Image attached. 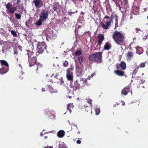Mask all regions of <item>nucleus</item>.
Masks as SVG:
<instances>
[{
  "label": "nucleus",
  "mask_w": 148,
  "mask_h": 148,
  "mask_svg": "<svg viewBox=\"0 0 148 148\" xmlns=\"http://www.w3.org/2000/svg\"><path fill=\"white\" fill-rule=\"evenodd\" d=\"M111 46L110 43L108 42L105 44L104 48L106 50H108L111 48Z\"/></svg>",
  "instance_id": "dca6fc26"
},
{
  "label": "nucleus",
  "mask_w": 148,
  "mask_h": 148,
  "mask_svg": "<svg viewBox=\"0 0 148 148\" xmlns=\"http://www.w3.org/2000/svg\"><path fill=\"white\" fill-rule=\"evenodd\" d=\"M77 1L78 0H77ZM79 1H83V0H78ZM72 1H73L74 3H75V2L76 1V0H71Z\"/></svg>",
  "instance_id": "5fc2aeb1"
},
{
  "label": "nucleus",
  "mask_w": 148,
  "mask_h": 148,
  "mask_svg": "<svg viewBox=\"0 0 148 148\" xmlns=\"http://www.w3.org/2000/svg\"><path fill=\"white\" fill-rule=\"evenodd\" d=\"M68 62L67 61H65L63 63V66L64 67H66L68 65Z\"/></svg>",
  "instance_id": "e433bc0d"
},
{
  "label": "nucleus",
  "mask_w": 148,
  "mask_h": 148,
  "mask_svg": "<svg viewBox=\"0 0 148 148\" xmlns=\"http://www.w3.org/2000/svg\"><path fill=\"white\" fill-rule=\"evenodd\" d=\"M65 132L64 131L62 130L59 131L57 133L58 137L60 138H62L65 135Z\"/></svg>",
  "instance_id": "f8f14e48"
},
{
  "label": "nucleus",
  "mask_w": 148,
  "mask_h": 148,
  "mask_svg": "<svg viewBox=\"0 0 148 148\" xmlns=\"http://www.w3.org/2000/svg\"><path fill=\"white\" fill-rule=\"evenodd\" d=\"M15 16L16 18L18 20H20L21 18V14L15 13Z\"/></svg>",
  "instance_id": "bb28decb"
},
{
  "label": "nucleus",
  "mask_w": 148,
  "mask_h": 148,
  "mask_svg": "<svg viewBox=\"0 0 148 148\" xmlns=\"http://www.w3.org/2000/svg\"><path fill=\"white\" fill-rule=\"evenodd\" d=\"M98 42L97 47L99 46V47L98 48L99 49H100L101 45L104 39V36L103 34H100L98 36Z\"/></svg>",
  "instance_id": "0eeeda50"
},
{
  "label": "nucleus",
  "mask_w": 148,
  "mask_h": 148,
  "mask_svg": "<svg viewBox=\"0 0 148 148\" xmlns=\"http://www.w3.org/2000/svg\"><path fill=\"white\" fill-rule=\"evenodd\" d=\"M48 88L49 89L50 92L51 93H56L57 92V90L56 89H53V88L51 86L49 85Z\"/></svg>",
  "instance_id": "412c9836"
},
{
  "label": "nucleus",
  "mask_w": 148,
  "mask_h": 148,
  "mask_svg": "<svg viewBox=\"0 0 148 148\" xmlns=\"http://www.w3.org/2000/svg\"><path fill=\"white\" fill-rule=\"evenodd\" d=\"M41 90L42 92H43L45 91V89L44 88H42Z\"/></svg>",
  "instance_id": "680f3d73"
},
{
  "label": "nucleus",
  "mask_w": 148,
  "mask_h": 148,
  "mask_svg": "<svg viewBox=\"0 0 148 148\" xmlns=\"http://www.w3.org/2000/svg\"><path fill=\"white\" fill-rule=\"evenodd\" d=\"M8 71V68L7 67H3L0 69V73L1 74H3L6 73Z\"/></svg>",
  "instance_id": "2eb2a0df"
},
{
  "label": "nucleus",
  "mask_w": 148,
  "mask_h": 148,
  "mask_svg": "<svg viewBox=\"0 0 148 148\" xmlns=\"http://www.w3.org/2000/svg\"><path fill=\"white\" fill-rule=\"evenodd\" d=\"M76 71L77 72H79V71H80V72H81L82 71V70L83 69H82L80 71H79V67H77V65H76Z\"/></svg>",
  "instance_id": "37998d69"
},
{
  "label": "nucleus",
  "mask_w": 148,
  "mask_h": 148,
  "mask_svg": "<svg viewBox=\"0 0 148 148\" xmlns=\"http://www.w3.org/2000/svg\"><path fill=\"white\" fill-rule=\"evenodd\" d=\"M44 148H53L52 146L49 147L48 146L45 147Z\"/></svg>",
  "instance_id": "6e6d98bb"
},
{
  "label": "nucleus",
  "mask_w": 148,
  "mask_h": 148,
  "mask_svg": "<svg viewBox=\"0 0 148 148\" xmlns=\"http://www.w3.org/2000/svg\"><path fill=\"white\" fill-rule=\"evenodd\" d=\"M27 54L28 55L29 66L33 67V69L37 73L39 70L42 69V66L40 64L37 62V59L36 57H31L32 56L29 55L28 53Z\"/></svg>",
  "instance_id": "f03ea898"
},
{
  "label": "nucleus",
  "mask_w": 148,
  "mask_h": 148,
  "mask_svg": "<svg viewBox=\"0 0 148 148\" xmlns=\"http://www.w3.org/2000/svg\"><path fill=\"white\" fill-rule=\"evenodd\" d=\"M130 86H127L125 87L121 91V93L125 95L127 94V93L130 91Z\"/></svg>",
  "instance_id": "9d476101"
},
{
  "label": "nucleus",
  "mask_w": 148,
  "mask_h": 148,
  "mask_svg": "<svg viewBox=\"0 0 148 148\" xmlns=\"http://www.w3.org/2000/svg\"><path fill=\"white\" fill-rule=\"evenodd\" d=\"M133 57V54L131 51H128L127 54L126 58L127 61L130 60Z\"/></svg>",
  "instance_id": "ddd939ff"
},
{
  "label": "nucleus",
  "mask_w": 148,
  "mask_h": 148,
  "mask_svg": "<svg viewBox=\"0 0 148 148\" xmlns=\"http://www.w3.org/2000/svg\"><path fill=\"white\" fill-rule=\"evenodd\" d=\"M136 52L137 54H141L143 52L142 49L141 48H140L139 49H137L136 50Z\"/></svg>",
  "instance_id": "c85d7f7f"
},
{
  "label": "nucleus",
  "mask_w": 148,
  "mask_h": 148,
  "mask_svg": "<svg viewBox=\"0 0 148 148\" xmlns=\"http://www.w3.org/2000/svg\"><path fill=\"white\" fill-rule=\"evenodd\" d=\"M33 3L36 8H39L43 5V2L42 0H34Z\"/></svg>",
  "instance_id": "6e6552de"
},
{
  "label": "nucleus",
  "mask_w": 148,
  "mask_h": 148,
  "mask_svg": "<svg viewBox=\"0 0 148 148\" xmlns=\"http://www.w3.org/2000/svg\"><path fill=\"white\" fill-rule=\"evenodd\" d=\"M40 135L41 136H42L43 135V134L41 133L40 134Z\"/></svg>",
  "instance_id": "69168bd1"
},
{
  "label": "nucleus",
  "mask_w": 148,
  "mask_h": 148,
  "mask_svg": "<svg viewBox=\"0 0 148 148\" xmlns=\"http://www.w3.org/2000/svg\"><path fill=\"white\" fill-rule=\"evenodd\" d=\"M109 18H110L109 16H106L104 18L107 19H109Z\"/></svg>",
  "instance_id": "603ef678"
},
{
  "label": "nucleus",
  "mask_w": 148,
  "mask_h": 148,
  "mask_svg": "<svg viewBox=\"0 0 148 148\" xmlns=\"http://www.w3.org/2000/svg\"><path fill=\"white\" fill-rule=\"evenodd\" d=\"M125 3L127 5L128 3V0H124Z\"/></svg>",
  "instance_id": "3c124183"
},
{
  "label": "nucleus",
  "mask_w": 148,
  "mask_h": 148,
  "mask_svg": "<svg viewBox=\"0 0 148 148\" xmlns=\"http://www.w3.org/2000/svg\"><path fill=\"white\" fill-rule=\"evenodd\" d=\"M80 14L81 15H84V13L83 12H81Z\"/></svg>",
  "instance_id": "052dcab7"
},
{
  "label": "nucleus",
  "mask_w": 148,
  "mask_h": 148,
  "mask_svg": "<svg viewBox=\"0 0 148 148\" xmlns=\"http://www.w3.org/2000/svg\"><path fill=\"white\" fill-rule=\"evenodd\" d=\"M78 11L77 10H76L75 12H69L70 14H74L75 13H77V12Z\"/></svg>",
  "instance_id": "de8ad7c7"
},
{
  "label": "nucleus",
  "mask_w": 148,
  "mask_h": 148,
  "mask_svg": "<svg viewBox=\"0 0 148 148\" xmlns=\"http://www.w3.org/2000/svg\"><path fill=\"white\" fill-rule=\"evenodd\" d=\"M114 2L115 3V4L116 5V6L117 7H119V10H121V7L120 6V5L119 4V2H118L117 0H116V1Z\"/></svg>",
  "instance_id": "2f4dec72"
},
{
  "label": "nucleus",
  "mask_w": 148,
  "mask_h": 148,
  "mask_svg": "<svg viewBox=\"0 0 148 148\" xmlns=\"http://www.w3.org/2000/svg\"><path fill=\"white\" fill-rule=\"evenodd\" d=\"M74 107V106L73 103H70L68 105L67 109L68 111H69L70 113L71 112V109L73 108Z\"/></svg>",
  "instance_id": "aec40b11"
},
{
  "label": "nucleus",
  "mask_w": 148,
  "mask_h": 148,
  "mask_svg": "<svg viewBox=\"0 0 148 148\" xmlns=\"http://www.w3.org/2000/svg\"><path fill=\"white\" fill-rule=\"evenodd\" d=\"M47 45L44 42H39L37 45L36 50L37 52L42 53L46 50Z\"/></svg>",
  "instance_id": "39448f33"
},
{
  "label": "nucleus",
  "mask_w": 148,
  "mask_h": 148,
  "mask_svg": "<svg viewBox=\"0 0 148 148\" xmlns=\"http://www.w3.org/2000/svg\"><path fill=\"white\" fill-rule=\"evenodd\" d=\"M146 54L147 56H148V47L147 48V49L146 51Z\"/></svg>",
  "instance_id": "864d4df0"
},
{
  "label": "nucleus",
  "mask_w": 148,
  "mask_h": 148,
  "mask_svg": "<svg viewBox=\"0 0 148 148\" xmlns=\"http://www.w3.org/2000/svg\"><path fill=\"white\" fill-rule=\"evenodd\" d=\"M117 103V105H118L119 104V103Z\"/></svg>",
  "instance_id": "774afa93"
},
{
  "label": "nucleus",
  "mask_w": 148,
  "mask_h": 148,
  "mask_svg": "<svg viewBox=\"0 0 148 148\" xmlns=\"http://www.w3.org/2000/svg\"><path fill=\"white\" fill-rule=\"evenodd\" d=\"M79 81V80H77L76 81L75 83H76L75 84V86H76V85H77V88L76 87H75V86H74L73 87V89L75 90H76L77 89H78L80 86V84H79L78 83V81Z\"/></svg>",
  "instance_id": "4be33fe9"
},
{
  "label": "nucleus",
  "mask_w": 148,
  "mask_h": 148,
  "mask_svg": "<svg viewBox=\"0 0 148 148\" xmlns=\"http://www.w3.org/2000/svg\"><path fill=\"white\" fill-rule=\"evenodd\" d=\"M59 4L58 3H55L53 5V9L54 11H57V10L58 9V7Z\"/></svg>",
  "instance_id": "c756f323"
},
{
  "label": "nucleus",
  "mask_w": 148,
  "mask_h": 148,
  "mask_svg": "<svg viewBox=\"0 0 148 148\" xmlns=\"http://www.w3.org/2000/svg\"><path fill=\"white\" fill-rule=\"evenodd\" d=\"M67 14H68V15H69V16H72V14H70V13H69V12H67Z\"/></svg>",
  "instance_id": "bf43d9fd"
},
{
  "label": "nucleus",
  "mask_w": 148,
  "mask_h": 148,
  "mask_svg": "<svg viewBox=\"0 0 148 148\" xmlns=\"http://www.w3.org/2000/svg\"><path fill=\"white\" fill-rule=\"evenodd\" d=\"M92 100L91 99H88L87 100V102L90 105H91Z\"/></svg>",
  "instance_id": "ea45409f"
},
{
  "label": "nucleus",
  "mask_w": 148,
  "mask_h": 148,
  "mask_svg": "<svg viewBox=\"0 0 148 148\" xmlns=\"http://www.w3.org/2000/svg\"><path fill=\"white\" fill-rule=\"evenodd\" d=\"M146 61H145L144 62L141 63L140 65L137 66V69H138L139 68H142L144 67L145 66Z\"/></svg>",
  "instance_id": "a878e982"
},
{
  "label": "nucleus",
  "mask_w": 148,
  "mask_h": 148,
  "mask_svg": "<svg viewBox=\"0 0 148 148\" xmlns=\"http://www.w3.org/2000/svg\"><path fill=\"white\" fill-rule=\"evenodd\" d=\"M116 104H114V105H113V107H116Z\"/></svg>",
  "instance_id": "0e129e2a"
},
{
  "label": "nucleus",
  "mask_w": 148,
  "mask_h": 148,
  "mask_svg": "<svg viewBox=\"0 0 148 148\" xmlns=\"http://www.w3.org/2000/svg\"><path fill=\"white\" fill-rule=\"evenodd\" d=\"M115 42L118 45H123L125 42L124 35L121 31H115L112 35Z\"/></svg>",
  "instance_id": "f257e3e1"
},
{
  "label": "nucleus",
  "mask_w": 148,
  "mask_h": 148,
  "mask_svg": "<svg viewBox=\"0 0 148 148\" xmlns=\"http://www.w3.org/2000/svg\"><path fill=\"white\" fill-rule=\"evenodd\" d=\"M82 54V51L81 50H77L75 51L74 53L75 56H80Z\"/></svg>",
  "instance_id": "5701e85b"
},
{
  "label": "nucleus",
  "mask_w": 148,
  "mask_h": 148,
  "mask_svg": "<svg viewBox=\"0 0 148 148\" xmlns=\"http://www.w3.org/2000/svg\"><path fill=\"white\" fill-rule=\"evenodd\" d=\"M102 52H97L90 55L89 57L90 61L96 62L97 64L101 63L102 62Z\"/></svg>",
  "instance_id": "7ed1b4c3"
},
{
  "label": "nucleus",
  "mask_w": 148,
  "mask_h": 148,
  "mask_svg": "<svg viewBox=\"0 0 148 148\" xmlns=\"http://www.w3.org/2000/svg\"><path fill=\"white\" fill-rule=\"evenodd\" d=\"M118 66H119V65L118 64H117L116 65V68H117V69H119Z\"/></svg>",
  "instance_id": "e2e57ef3"
},
{
  "label": "nucleus",
  "mask_w": 148,
  "mask_h": 148,
  "mask_svg": "<svg viewBox=\"0 0 148 148\" xmlns=\"http://www.w3.org/2000/svg\"><path fill=\"white\" fill-rule=\"evenodd\" d=\"M59 80L60 81V85H62L64 84V81L63 80V79L62 77H61L59 79Z\"/></svg>",
  "instance_id": "4c0bfd02"
},
{
  "label": "nucleus",
  "mask_w": 148,
  "mask_h": 148,
  "mask_svg": "<svg viewBox=\"0 0 148 148\" xmlns=\"http://www.w3.org/2000/svg\"><path fill=\"white\" fill-rule=\"evenodd\" d=\"M97 6L98 5L95 3L93 5L92 9L94 11L95 13L97 10Z\"/></svg>",
  "instance_id": "7c9ffc66"
},
{
  "label": "nucleus",
  "mask_w": 148,
  "mask_h": 148,
  "mask_svg": "<svg viewBox=\"0 0 148 148\" xmlns=\"http://www.w3.org/2000/svg\"><path fill=\"white\" fill-rule=\"evenodd\" d=\"M0 62L2 66H6V67L8 68L9 65L7 62L5 60H0Z\"/></svg>",
  "instance_id": "a211bd4d"
},
{
  "label": "nucleus",
  "mask_w": 148,
  "mask_h": 148,
  "mask_svg": "<svg viewBox=\"0 0 148 148\" xmlns=\"http://www.w3.org/2000/svg\"><path fill=\"white\" fill-rule=\"evenodd\" d=\"M138 69H137V68L136 69H135L133 72L134 74H136L137 72V70Z\"/></svg>",
  "instance_id": "a18cd8bd"
},
{
  "label": "nucleus",
  "mask_w": 148,
  "mask_h": 148,
  "mask_svg": "<svg viewBox=\"0 0 148 148\" xmlns=\"http://www.w3.org/2000/svg\"><path fill=\"white\" fill-rule=\"evenodd\" d=\"M82 87L83 88H87L88 89V88L89 87V86L88 85L86 84L84 85Z\"/></svg>",
  "instance_id": "a19ab883"
},
{
  "label": "nucleus",
  "mask_w": 148,
  "mask_h": 148,
  "mask_svg": "<svg viewBox=\"0 0 148 148\" xmlns=\"http://www.w3.org/2000/svg\"><path fill=\"white\" fill-rule=\"evenodd\" d=\"M13 1L15 5H18L21 2L20 0H13Z\"/></svg>",
  "instance_id": "c9c22d12"
},
{
  "label": "nucleus",
  "mask_w": 148,
  "mask_h": 148,
  "mask_svg": "<svg viewBox=\"0 0 148 148\" xmlns=\"http://www.w3.org/2000/svg\"><path fill=\"white\" fill-rule=\"evenodd\" d=\"M10 31L11 34L14 37H16L17 36V35L15 31L12 30Z\"/></svg>",
  "instance_id": "473e14b6"
},
{
  "label": "nucleus",
  "mask_w": 148,
  "mask_h": 148,
  "mask_svg": "<svg viewBox=\"0 0 148 148\" xmlns=\"http://www.w3.org/2000/svg\"><path fill=\"white\" fill-rule=\"evenodd\" d=\"M58 148H68L67 146L64 142H62L59 145Z\"/></svg>",
  "instance_id": "b1692460"
},
{
  "label": "nucleus",
  "mask_w": 148,
  "mask_h": 148,
  "mask_svg": "<svg viewBox=\"0 0 148 148\" xmlns=\"http://www.w3.org/2000/svg\"><path fill=\"white\" fill-rule=\"evenodd\" d=\"M81 143V141L79 140H78L76 141V143L77 144H80V143Z\"/></svg>",
  "instance_id": "49530a36"
},
{
  "label": "nucleus",
  "mask_w": 148,
  "mask_h": 148,
  "mask_svg": "<svg viewBox=\"0 0 148 148\" xmlns=\"http://www.w3.org/2000/svg\"><path fill=\"white\" fill-rule=\"evenodd\" d=\"M69 70V71H72L73 69V67H71L70 69H68Z\"/></svg>",
  "instance_id": "8fccbe9b"
},
{
  "label": "nucleus",
  "mask_w": 148,
  "mask_h": 148,
  "mask_svg": "<svg viewBox=\"0 0 148 148\" xmlns=\"http://www.w3.org/2000/svg\"><path fill=\"white\" fill-rule=\"evenodd\" d=\"M122 106H124L125 105V103L123 101H122Z\"/></svg>",
  "instance_id": "4d7b16f0"
},
{
  "label": "nucleus",
  "mask_w": 148,
  "mask_h": 148,
  "mask_svg": "<svg viewBox=\"0 0 148 148\" xmlns=\"http://www.w3.org/2000/svg\"><path fill=\"white\" fill-rule=\"evenodd\" d=\"M114 72L116 75L120 76H124L125 75L124 72L121 70H118L116 71H115Z\"/></svg>",
  "instance_id": "4468645a"
},
{
  "label": "nucleus",
  "mask_w": 148,
  "mask_h": 148,
  "mask_svg": "<svg viewBox=\"0 0 148 148\" xmlns=\"http://www.w3.org/2000/svg\"><path fill=\"white\" fill-rule=\"evenodd\" d=\"M135 30L137 33H138V32L139 31H141V30L139 29H138L137 28H136L135 29Z\"/></svg>",
  "instance_id": "09e8293b"
},
{
  "label": "nucleus",
  "mask_w": 148,
  "mask_h": 148,
  "mask_svg": "<svg viewBox=\"0 0 148 148\" xmlns=\"http://www.w3.org/2000/svg\"><path fill=\"white\" fill-rule=\"evenodd\" d=\"M77 58L78 59L80 65L84 62L83 56H78Z\"/></svg>",
  "instance_id": "393cba45"
},
{
  "label": "nucleus",
  "mask_w": 148,
  "mask_h": 148,
  "mask_svg": "<svg viewBox=\"0 0 148 148\" xmlns=\"http://www.w3.org/2000/svg\"><path fill=\"white\" fill-rule=\"evenodd\" d=\"M49 13V11L45 9L42 10L40 14V19L45 21L47 18Z\"/></svg>",
  "instance_id": "423d86ee"
},
{
  "label": "nucleus",
  "mask_w": 148,
  "mask_h": 148,
  "mask_svg": "<svg viewBox=\"0 0 148 148\" xmlns=\"http://www.w3.org/2000/svg\"><path fill=\"white\" fill-rule=\"evenodd\" d=\"M110 22L108 21L106 22H105V23H101V27L103 29H107L109 28V27L110 26Z\"/></svg>",
  "instance_id": "9b49d317"
},
{
  "label": "nucleus",
  "mask_w": 148,
  "mask_h": 148,
  "mask_svg": "<svg viewBox=\"0 0 148 148\" xmlns=\"http://www.w3.org/2000/svg\"><path fill=\"white\" fill-rule=\"evenodd\" d=\"M14 54H17L18 52L17 51H14Z\"/></svg>",
  "instance_id": "13d9d810"
},
{
  "label": "nucleus",
  "mask_w": 148,
  "mask_h": 148,
  "mask_svg": "<svg viewBox=\"0 0 148 148\" xmlns=\"http://www.w3.org/2000/svg\"><path fill=\"white\" fill-rule=\"evenodd\" d=\"M90 111V109L89 108H86L84 112V115L86 116L88 115Z\"/></svg>",
  "instance_id": "f3484780"
},
{
  "label": "nucleus",
  "mask_w": 148,
  "mask_h": 148,
  "mask_svg": "<svg viewBox=\"0 0 148 148\" xmlns=\"http://www.w3.org/2000/svg\"><path fill=\"white\" fill-rule=\"evenodd\" d=\"M121 67L122 69L124 70L126 68V64L124 62H121L120 64L119 65Z\"/></svg>",
  "instance_id": "6ab92c4d"
},
{
  "label": "nucleus",
  "mask_w": 148,
  "mask_h": 148,
  "mask_svg": "<svg viewBox=\"0 0 148 148\" xmlns=\"http://www.w3.org/2000/svg\"><path fill=\"white\" fill-rule=\"evenodd\" d=\"M106 8L107 11H111V7L109 4L106 5Z\"/></svg>",
  "instance_id": "72a5a7b5"
},
{
  "label": "nucleus",
  "mask_w": 148,
  "mask_h": 148,
  "mask_svg": "<svg viewBox=\"0 0 148 148\" xmlns=\"http://www.w3.org/2000/svg\"><path fill=\"white\" fill-rule=\"evenodd\" d=\"M44 20H42L41 19H40L39 20H38L37 22H36V24L38 26H40L42 25V21H44Z\"/></svg>",
  "instance_id": "cd10ccee"
},
{
  "label": "nucleus",
  "mask_w": 148,
  "mask_h": 148,
  "mask_svg": "<svg viewBox=\"0 0 148 148\" xmlns=\"http://www.w3.org/2000/svg\"><path fill=\"white\" fill-rule=\"evenodd\" d=\"M6 8V13L9 15L13 14L17 9V6H13L11 2H9L4 4Z\"/></svg>",
  "instance_id": "20e7f679"
},
{
  "label": "nucleus",
  "mask_w": 148,
  "mask_h": 148,
  "mask_svg": "<svg viewBox=\"0 0 148 148\" xmlns=\"http://www.w3.org/2000/svg\"><path fill=\"white\" fill-rule=\"evenodd\" d=\"M118 22H117V20L116 19V22L115 24V28H116V27H118Z\"/></svg>",
  "instance_id": "c03bdc74"
},
{
  "label": "nucleus",
  "mask_w": 148,
  "mask_h": 148,
  "mask_svg": "<svg viewBox=\"0 0 148 148\" xmlns=\"http://www.w3.org/2000/svg\"><path fill=\"white\" fill-rule=\"evenodd\" d=\"M58 75V73H56L55 74H53L52 75V76H53L55 78L58 79V78L57 77Z\"/></svg>",
  "instance_id": "79ce46f5"
},
{
  "label": "nucleus",
  "mask_w": 148,
  "mask_h": 148,
  "mask_svg": "<svg viewBox=\"0 0 148 148\" xmlns=\"http://www.w3.org/2000/svg\"><path fill=\"white\" fill-rule=\"evenodd\" d=\"M77 133H78V134H80V132L78 131V132Z\"/></svg>",
  "instance_id": "338daca9"
},
{
  "label": "nucleus",
  "mask_w": 148,
  "mask_h": 148,
  "mask_svg": "<svg viewBox=\"0 0 148 148\" xmlns=\"http://www.w3.org/2000/svg\"><path fill=\"white\" fill-rule=\"evenodd\" d=\"M96 114V115H98L100 112V110L99 108H96L95 110Z\"/></svg>",
  "instance_id": "58836bf2"
},
{
  "label": "nucleus",
  "mask_w": 148,
  "mask_h": 148,
  "mask_svg": "<svg viewBox=\"0 0 148 148\" xmlns=\"http://www.w3.org/2000/svg\"><path fill=\"white\" fill-rule=\"evenodd\" d=\"M52 34V31L49 32V33L47 34H46L47 37H49V38H51L52 37L51 34Z\"/></svg>",
  "instance_id": "f704fd0d"
},
{
  "label": "nucleus",
  "mask_w": 148,
  "mask_h": 148,
  "mask_svg": "<svg viewBox=\"0 0 148 148\" xmlns=\"http://www.w3.org/2000/svg\"><path fill=\"white\" fill-rule=\"evenodd\" d=\"M66 77L68 80L72 81L73 79V73L71 71H69V70L67 69L66 70Z\"/></svg>",
  "instance_id": "1a4fd4ad"
}]
</instances>
